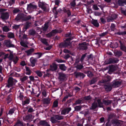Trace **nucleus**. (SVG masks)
<instances>
[{
	"label": "nucleus",
	"instance_id": "obj_1",
	"mask_svg": "<svg viewBox=\"0 0 126 126\" xmlns=\"http://www.w3.org/2000/svg\"><path fill=\"white\" fill-rule=\"evenodd\" d=\"M17 82V81L12 78H10L8 80L7 84L6 86L8 88L12 87Z\"/></svg>",
	"mask_w": 126,
	"mask_h": 126
},
{
	"label": "nucleus",
	"instance_id": "obj_2",
	"mask_svg": "<svg viewBox=\"0 0 126 126\" xmlns=\"http://www.w3.org/2000/svg\"><path fill=\"white\" fill-rule=\"evenodd\" d=\"M38 5L39 7L44 11H47L48 6V4L43 2H38Z\"/></svg>",
	"mask_w": 126,
	"mask_h": 126
},
{
	"label": "nucleus",
	"instance_id": "obj_3",
	"mask_svg": "<svg viewBox=\"0 0 126 126\" xmlns=\"http://www.w3.org/2000/svg\"><path fill=\"white\" fill-rule=\"evenodd\" d=\"M37 8V6L36 5L32 3H30L28 5L27 10L30 13L33 11L34 9H36Z\"/></svg>",
	"mask_w": 126,
	"mask_h": 126
},
{
	"label": "nucleus",
	"instance_id": "obj_4",
	"mask_svg": "<svg viewBox=\"0 0 126 126\" xmlns=\"http://www.w3.org/2000/svg\"><path fill=\"white\" fill-rule=\"evenodd\" d=\"M121 83V81L117 79L114 80L112 82V86L114 87H117L120 86Z\"/></svg>",
	"mask_w": 126,
	"mask_h": 126
},
{
	"label": "nucleus",
	"instance_id": "obj_5",
	"mask_svg": "<svg viewBox=\"0 0 126 126\" xmlns=\"http://www.w3.org/2000/svg\"><path fill=\"white\" fill-rule=\"evenodd\" d=\"M4 44L7 47H14V45L11 44L10 41L8 40H5L4 41Z\"/></svg>",
	"mask_w": 126,
	"mask_h": 126
},
{
	"label": "nucleus",
	"instance_id": "obj_6",
	"mask_svg": "<svg viewBox=\"0 0 126 126\" xmlns=\"http://www.w3.org/2000/svg\"><path fill=\"white\" fill-rule=\"evenodd\" d=\"M117 4L120 6H124L126 5V0H118Z\"/></svg>",
	"mask_w": 126,
	"mask_h": 126
},
{
	"label": "nucleus",
	"instance_id": "obj_7",
	"mask_svg": "<svg viewBox=\"0 0 126 126\" xmlns=\"http://www.w3.org/2000/svg\"><path fill=\"white\" fill-rule=\"evenodd\" d=\"M71 110L70 108L65 109L62 111L61 114H68Z\"/></svg>",
	"mask_w": 126,
	"mask_h": 126
},
{
	"label": "nucleus",
	"instance_id": "obj_8",
	"mask_svg": "<svg viewBox=\"0 0 126 126\" xmlns=\"http://www.w3.org/2000/svg\"><path fill=\"white\" fill-rule=\"evenodd\" d=\"M9 15L7 12L3 13L2 14L1 17L2 19H7L8 18Z\"/></svg>",
	"mask_w": 126,
	"mask_h": 126
},
{
	"label": "nucleus",
	"instance_id": "obj_9",
	"mask_svg": "<svg viewBox=\"0 0 126 126\" xmlns=\"http://www.w3.org/2000/svg\"><path fill=\"white\" fill-rule=\"evenodd\" d=\"M30 61L32 64L31 65L33 67L35 65V63L37 61V59H36L34 58L33 57H32L30 58Z\"/></svg>",
	"mask_w": 126,
	"mask_h": 126
},
{
	"label": "nucleus",
	"instance_id": "obj_10",
	"mask_svg": "<svg viewBox=\"0 0 126 126\" xmlns=\"http://www.w3.org/2000/svg\"><path fill=\"white\" fill-rule=\"evenodd\" d=\"M57 32L56 30H53L51 32L46 35L47 37H50L53 35L57 33Z\"/></svg>",
	"mask_w": 126,
	"mask_h": 126
},
{
	"label": "nucleus",
	"instance_id": "obj_11",
	"mask_svg": "<svg viewBox=\"0 0 126 126\" xmlns=\"http://www.w3.org/2000/svg\"><path fill=\"white\" fill-rule=\"evenodd\" d=\"M39 124L44 126H50V125L45 121H40L39 122Z\"/></svg>",
	"mask_w": 126,
	"mask_h": 126
},
{
	"label": "nucleus",
	"instance_id": "obj_12",
	"mask_svg": "<svg viewBox=\"0 0 126 126\" xmlns=\"http://www.w3.org/2000/svg\"><path fill=\"white\" fill-rule=\"evenodd\" d=\"M120 43V47L121 49L123 51H124L125 52H126V47L123 44H122L121 41H119Z\"/></svg>",
	"mask_w": 126,
	"mask_h": 126
},
{
	"label": "nucleus",
	"instance_id": "obj_13",
	"mask_svg": "<svg viewBox=\"0 0 126 126\" xmlns=\"http://www.w3.org/2000/svg\"><path fill=\"white\" fill-rule=\"evenodd\" d=\"M57 67V65L54 63H53L50 66V68L51 70L52 71H54L56 70Z\"/></svg>",
	"mask_w": 126,
	"mask_h": 126
},
{
	"label": "nucleus",
	"instance_id": "obj_14",
	"mask_svg": "<svg viewBox=\"0 0 126 126\" xmlns=\"http://www.w3.org/2000/svg\"><path fill=\"white\" fill-rule=\"evenodd\" d=\"M66 77L65 75L63 73L59 74V79L61 80H63Z\"/></svg>",
	"mask_w": 126,
	"mask_h": 126
},
{
	"label": "nucleus",
	"instance_id": "obj_15",
	"mask_svg": "<svg viewBox=\"0 0 126 126\" xmlns=\"http://www.w3.org/2000/svg\"><path fill=\"white\" fill-rule=\"evenodd\" d=\"M92 23L95 26L98 27L99 26L98 23L97 22V20H93L92 21Z\"/></svg>",
	"mask_w": 126,
	"mask_h": 126
},
{
	"label": "nucleus",
	"instance_id": "obj_16",
	"mask_svg": "<svg viewBox=\"0 0 126 126\" xmlns=\"http://www.w3.org/2000/svg\"><path fill=\"white\" fill-rule=\"evenodd\" d=\"M106 90L107 91H110L112 89L110 85H106L105 86Z\"/></svg>",
	"mask_w": 126,
	"mask_h": 126
},
{
	"label": "nucleus",
	"instance_id": "obj_17",
	"mask_svg": "<svg viewBox=\"0 0 126 126\" xmlns=\"http://www.w3.org/2000/svg\"><path fill=\"white\" fill-rule=\"evenodd\" d=\"M26 75H29L31 74V71L28 67H26Z\"/></svg>",
	"mask_w": 126,
	"mask_h": 126
},
{
	"label": "nucleus",
	"instance_id": "obj_18",
	"mask_svg": "<svg viewBox=\"0 0 126 126\" xmlns=\"http://www.w3.org/2000/svg\"><path fill=\"white\" fill-rule=\"evenodd\" d=\"M59 67L61 70L63 71L65 70L66 68L64 64H61L60 65Z\"/></svg>",
	"mask_w": 126,
	"mask_h": 126
},
{
	"label": "nucleus",
	"instance_id": "obj_19",
	"mask_svg": "<svg viewBox=\"0 0 126 126\" xmlns=\"http://www.w3.org/2000/svg\"><path fill=\"white\" fill-rule=\"evenodd\" d=\"M98 106L96 103L94 102L92 104L90 109H95Z\"/></svg>",
	"mask_w": 126,
	"mask_h": 126
},
{
	"label": "nucleus",
	"instance_id": "obj_20",
	"mask_svg": "<svg viewBox=\"0 0 126 126\" xmlns=\"http://www.w3.org/2000/svg\"><path fill=\"white\" fill-rule=\"evenodd\" d=\"M16 110V108H15L10 109L9 111L8 114L10 115H12Z\"/></svg>",
	"mask_w": 126,
	"mask_h": 126
},
{
	"label": "nucleus",
	"instance_id": "obj_21",
	"mask_svg": "<svg viewBox=\"0 0 126 126\" xmlns=\"http://www.w3.org/2000/svg\"><path fill=\"white\" fill-rule=\"evenodd\" d=\"M50 120L52 123H55L57 121V119L55 118V116L51 118Z\"/></svg>",
	"mask_w": 126,
	"mask_h": 126
},
{
	"label": "nucleus",
	"instance_id": "obj_22",
	"mask_svg": "<svg viewBox=\"0 0 126 126\" xmlns=\"http://www.w3.org/2000/svg\"><path fill=\"white\" fill-rule=\"evenodd\" d=\"M22 125V123L19 120H18L16 124L14 126H21Z\"/></svg>",
	"mask_w": 126,
	"mask_h": 126
},
{
	"label": "nucleus",
	"instance_id": "obj_23",
	"mask_svg": "<svg viewBox=\"0 0 126 126\" xmlns=\"http://www.w3.org/2000/svg\"><path fill=\"white\" fill-rule=\"evenodd\" d=\"M111 103V101L110 100H105L103 101V103L106 105H108L110 104Z\"/></svg>",
	"mask_w": 126,
	"mask_h": 126
},
{
	"label": "nucleus",
	"instance_id": "obj_24",
	"mask_svg": "<svg viewBox=\"0 0 126 126\" xmlns=\"http://www.w3.org/2000/svg\"><path fill=\"white\" fill-rule=\"evenodd\" d=\"M41 41L43 43L45 44L47 46L48 45V44L46 40L45 39H40Z\"/></svg>",
	"mask_w": 126,
	"mask_h": 126
},
{
	"label": "nucleus",
	"instance_id": "obj_25",
	"mask_svg": "<svg viewBox=\"0 0 126 126\" xmlns=\"http://www.w3.org/2000/svg\"><path fill=\"white\" fill-rule=\"evenodd\" d=\"M33 49H31L27 51H26V52L27 53V55L28 56L30 55L33 51Z\"/></svg>",
	"mask_w": 126,
	"mask_h": 126
},
{
	"label": "nucleus",
	"instance_id": "obj_26",
	"mask_svg": "<svg viewBox=\"0 0 126 126\" xmlns=\"http://www.w3.org/2000/svg\"><path fill=\"white\" fill-rule=\"evenodd\" d=\"M97 101L98 103V107H103V104L101 102L100 100L98 99L97 100Z\"/></svg>",
	"mask_w": 126,
	"mask_h": 126
},
{
	"label": "nucleus",
	"instance_id": "obj_27",
	"mask_svg": "<svg viewBox=\"0 0 126 126\" xmlns=\"http://www.w3.org/2000/svg\"><path fill=\"white\" fill-rule=\"evenodd\" d=\"M55 118L57 119V121L58 120L62 119H63V116H60L57 115H56L55 116Z\"/></svg>",
	"mask_w": 126,
	"mask_h": 126
},
{
	"label": "nucleus",
	"instance_id": "obj_28",
	"mask_svg": "<svg viewBox=\"0 0 126 126\" xmlns=\"http://www.w3.org/2000/svg\"><path fill=\"white\" fill-rule=\"evenodd\" d=\"M7 103L8 104H9L12 100L11 95H9L8 96L7 98Z\"/></svg>",
	"mask_w": 126,
	"mask_h": 126
},
{
	"label": "nucleus",
	"instance_id": "obj_29",
	"mask_svg": "<svg viewBox=\"0 0 126 126\" xmlns=\"http://www.w3.org/2000/svg\"><path fill=\"white\" fill-rule=\"evenodd\" d=\"M3 30L4 31L6 32H7L9 31V29L6 26L4 27L3 28Z\"/></svg>",
	"mask_w": 126,
	"mask_h": 126
},
{
	"label": "nucleus",
	"instance_id": "obj_30",
	"mask_svg": "<svg viewBox=\"0 0 126 126\" xmlns=\"http://www.w3.org/2000/svg\"><path fill=\"white\" fill-rule=\"evenodd\" d=\"M30 102L29 100L28 99H27L24 101H22V104L23 105H24L26 104H29Z\"/></svg>",
	"mask_w": 126,
	"mask_h": 126
},
{
	"label": "nucleus",
	"instance_id": "obj_31",
	"mask_svg": "<svg viewBox=\"0 0 126 126\" xmlns=\"http://www.w3.org/2000/svg\"><path fill=\"white\" fill-rule=\"evenodd\" d=\"M48 23H46L45 24L43 28V30L44 31H46V30L48 27Z\"/></svg>",
	"mask_w": 126,
	"mask_h": 126
},
{
	"label": "nucleus",
	"instance_id": "obj_32",
	"mask_svg": "<svg viewBox=\"0 0 126 126\" xmlns=\"http://www.w3.org/2000/svg\"><path fill=\"white\" fill-rule=\"evenodd\" d=\"M8 37L10 38H12L14 37V35L13 33L10 32L8 33Z\"/></svg>",
	"mask_w": 126,
	"mask_h": 126
},
{
	"label": "nucleus",
	"instance_id": "obj_33",
	"mask_svg": "<svg viewBox=\"0 0 126 126\" xmlns=\"http://www.w3.org/2000/svg\"><path fill=\"white\" fill-rule=\"evenodd\" d=\"M21 41L20 42L21 45L22 46L25 47H27V45L22 41V39H21Z\"/></svg>",
	"mask_w": 126,
	"mask_h": 126
},
{
	"label": "nucleus",
	"instance_id": "obj_34",
	"mask_svg": "<svg viewBox=\"0 0 126 126\" xmlns=\"http://www.w3.org/2000/svg\"><path fill=\"white\" fill-rule=\"evenodd\" d=\"M28 77L26 76H25L23 77L21 79V81H22V82H23V81H25L26 80H27L28 79Z\"/></svg>",
	"mask_w": 126,
	"mask_h": 126
},
{
	"label": "nucleus",
	"instance_id": "obj_35",
	"mask_svg": "<svg viewBox=\"0 0 126 126\" xmlns=\"http://www.w3.org/2000/svg\"><path fill=\"white\" fill-rule=\"evenodd\" d=\"M108 33V32L107 31L106 32H103L100 34L99 35L100 36L103 37L106 35Z\"/></svg>",
	"mask_w": 126,
	"mask_h": 126
},
{
	"label": "nucleus",
	"instance_id": "obj_36",
	"mask_svg": "<svg viewBox=\"0 0 126 126\" xmlns=\"http://www.w3.org/2000/svg\"><path fill=\"white\" fill-rule=\"evenodd\" d=\"M18 60V58L17 57H16L15 58L13 59V62L14 63L16 64Z\"/></svg>",
	"mask_w": 126,
	"mask_h": 126
},
{
	"label": "nucleus",
	"instance_id": "obj_37",
	"mask_svg": "<svg viewBox=\"0 0 126 126\" xmlns=\"http://www.w3.org/2000/svg\"><path fill=\"white\" fill-rule=\"evenodd\" d=\"M36 73L37 75L39 77H41L42 76V74L39 71H36Z\"/></svg>",
	"mask_w": 126,
	"mask_h": 126
},
{
	"label": "nucleus",
	"instance_id": "obj_38",
	"mask_svg": "<svg viewBox=\"0 0 126 126\" xmlns=\"http://www.w3.org/2000/svg\"><path fill=\"white\" fill-rule=\"evenodd\" d=\"M81 107L80 106H77L75 107V110L78 111L80 110L81 109Z\"/></svg>",
	"mask_w": 126,
	"mask_h": 126
},
{
	"label": "nucleus",
	"instance_id": "obj_39",
	"mask_svg": "<svg viewBox=\"0 0 126 126\" xmlns=\"http://www.w3.org/2000/svg\"><path fill=\"white\" fill-rule=\"evenodd\" d=\"M58 102L57 101H54L53 106L54 107H57L58 106Z\"/></svg>",
	"mask_w": 126,
	"mask_h": 126
},
{
	"label": "nucleus",
	"instance_id": "obj_40",
	"mask_svg": "<svg viewBox=\"0 0 126 126\" xmlns=\"http://www.w3.org/2000/svg\"><path fill=\"white\" fill-rule=\"evenodd\" d=\"M93 8L94 10H97L99 9L97 5H93Z\"/></svg>",
	"mask_w": 126,
	"mask_h": 126
},
{
	"label": "nucleus",
	"instance_id": "obj_41",
	"mask_svg": "<svg viewBox=\"0 0 126 126\" xmlns=\"http://www.w3.org/2000/svg\"><path fill=\"white\" fill-rule=\"evenodd\" d=\"M87 75V76L90 77H91L93 76V75L92 73L90 71H88V72Z\"/></svg>",
	"mask_w": 126,
	"mask_h": 126
},
{
	"label": "nucleus",
	"instance_id": "obj_42",
	"mask_svg": "<svg viewBox=\"0 0 126 126\" xmlns=\"http://www.w3.org/2000/svg\"><path fill=\"white\" fill-rule=\"evenodd\" d=\"M111 29L112 31H113L115 28V26L114 24H112L110 26Z\"/></svg>",
	"mask_w": 126,
	"mask_h": 126
},
{
	"label": "nucleus",
	"instance_id": "obj_43",
	"mask_svg": "<svg viewBox=\"0 0 126 126\" xmlns=\"http://www.w3.org/2000/svg\"><path fill=\"white\" fill-rule=\"evenodd\" d=\"M20 65L23 66L25 65H26L25 62L24 61H22L20 62Z\"/></svg>",
	"mask_w": 126,
	"mask_h": 126
},
{
	"label": "nucleus",
	"instance_id": "obj_44",
	"mask_svg": "<svg viewBox=\"0 0 126 126\" xmlns=\"http://www.w3.org/2000/svg\"><path fill=\"white\" fill-rule=\"evenodd\" d=\"M87 10L88 13L91 14L92 13V10L91 9H89L87 8Z\"/></svg>",
	"mask_w": 126,
	"mask_h": 126
},
{
	"label": "nucleus",
	"instance_id": "obj_45",
	"mask_svg": "<svg viewBox=\"0 0 126 126\" xmlns=\"http://www.w3.org/2000/svg\"><path fill=\"white\" fill-rule=\"evenodd\" d=\"M36 54L37 55L38 58H40L42 55V54L41 53H37Z\"/></svg>",
	"mask_w": 126,
	"mask_h": 126
},
{
	"label": "nucleus",
	"instance_id": "obj_46",
	"mask_svg": "<svg viewBox=\"0 0 126 126\" xmlns=\"http://www.w3.org/2000/svg\"><path fill=\"white\" fill-rule=\"evenodd\" d=\"M13 54H12V53H11L10 55V56H9V59L10 60H11L12 59H13Z\"/></svg>",
	"mask_w": 126,
	"mask_h": 126
},
{
	"label": "nucleus",
	"instance_id": "obj_47",
	"mask_svg": "<svg viewBox=\"0 0 126 126\" xmlns=\"http://www.w3.org/2000/svg\"><path fill=\"white\" fill-rule=\"evenodd\" d=\"M56 61L59 63H61L64 62L63 61L60 59H57L56 60Z\"/></svg>",
	"mask_w": 126,
	"mask_h": 126
},
{
	"label": "nucleus",
	"instance_id": "obj_48",
	"mask_svg": "<svg viewBox=\"0 0 126 126\" xmlns=\"http://www.w3.org/2000/svg\"><path fill=\"white\" fill-rule=\"evenodd\" d=\"M19 10L17 9H15L13 11V12L14 13H16L19 12Z\"/></svg>",
	"mask_w": 126,
	"mask_h": 126
},
{
	"label": "nucleus",
	"instance_id": "obj_49",
	"mask_svg": "<svg viewBox=\"0 0 126 126\" xmlns=\"http://www.w3.org/2000/svg\"><path fill=\"white\" fill-rule=\"evenodd\" d=\"M77 67L78 69H81L83 67V66L82 65H77Z\"/></svg>",
	"mask_w": 126,
	"mask_h": 126
},
{
	"label": "nucleus",
	"instance_id": "obj_50",
	"mask_svg": "<svg viewBox=\"0 0 126 126\" xmlns=\"http://www.w3.org/2000/svg\"><path fill=\"white\" fill-rule=\"evenodd\" d=\"M34 110L32 108H29L28 110V111L29 112H33Z\"/></svg>",
	"mask_w": 126,
	"mask_h": 126
},
{
	"label": "nucleus",
	"instance_id": "obj_51",
	"mask_svg": "<svg viewBox=\"0 0 126 126\" xmlns=\"http://www.w3.org/2000/svg\"><path fill=\"white\" fill-rule=\"evenodd\" d=\"M42 93L43 95L44 96V97L46 96V91H43Z\"/></svg>",
	"mask_w": 126,
	"mask_h": 126
},
{
	"label": "nucleus",
	"instance_id": "obj_52",
	"mask_svg": "<svg viewBox=\"0 0 126 126\" xmlns=\"http://www.w3.org/2000/svg\"><path fill=\"white\" fill-rule=\"evenodd\" d=\"M60 1L59 0H56L55 1V4L58 5Z\"/></svg>",
	"mask_w": 126,
	"mask_h": 126
},
{
	"label": "nucleus",
	"instance_id": "obj_53",
	"mask_svg": "<svg viewBox=\"0 0 126 126\" xmlns=\"http://www.w3.org/2000/svg\"><path fill=\"white\" fill-rule=\"evenodd\" d=\"M70 4L72 6H74L75 5V1L74 0Z\"/></svg>",
	"mask_w": 126,
	"mask_h": 126
},
{
	"label": "nucleus",
	"instance_id": "obj_54",
	"mask_svg": "<svg viewBox=\"0 0 126 126\" xmlns=\"http://www.w3.org/2000/svg\"><path fill=\"white\" fill-rule=\"evenodd\" d=\"M30 80L32 81H34V77L32 76H30L29 77Z\"/></svg>",
	"mask_w": 126,
	"mask_h": 126
},
{
	"label": "nucleus",
	"instance_id": "obj_55",
	"mask_svg": "<svg viewBox=\"0 0 126 126\" xmlns=\"http://www.w3.org/2000/svg\"><path fill=\"white\" fill-rule=\"evenodd\" d=\"M77 74L78 75L82 76L83 77H84L83 74L82 73H77Z\"/></svg>",
	"mask_w": 126,
	"mask_h": 126
},
{
	"label": "nucleus",
	"instance_id": "obj_56",
	"mask_svg": "<svg viewBox=\"0 0 126 126\" xmlns=\"http://www.w3.org/2000/svg\"><path fill=\"white\" fill-rule=\"evenodd\" d=\"M50 100L49 99H46L45 101V103L47 104H48L50 102Z\"/></svg>",
	"mask_w": 126,
	"mask_h": 126
},
{
	"label": "nucleus",
	"instance_id": "obj_57",
	"mask_svg": "<svg viewBox=\"0 0 126 126\" xmlns=\"http://www.w3.org/2000/svg\"><path fill=\"white\" fill-rule=\"evenodd\" d=\"M106 78L107 79V80H106V81H110L111 79V78L109 76H108Z\"/></svg>",
	"mask_w": 126,
	"mask_h": 126
},
{
	"label": "nucleus",
	"instance_id": "obj_58",
	"mask_svg": "<svg viewBox=\"0 0 126 126\" xmlns=\"http://www.w3.org/2000/svg\"><path fill=\"white\" fill-rule=\"evenodd\" d=\"M81 101L80 100H79L77 101L76 102V103L77 104H79L81 103Z\"/></svg>",
	"mask_w": 126,
	"mask_h": 126
},
{
	"label": "nucleus",
	"instance_id": "obj_59",
	"mask_svg": "<svg viewBox=\"0 0 126 126\" xmlns=\"http://www.w3.org/2000/svg\"><path fill=\"white\" fill-rule=\"evenodd\" d=\"M91 98V97L90 96H88L85 97V99L86 100H88Z\"/></svg>",
	"mask_w": 126,
	"mask_h": 126
},
{
	"label": "nucleus",
	"instance_id": "obj_60",
	"mask_svg": "<svg viewBox=\"0 0 126 126\" xmlns=\"http://www.w3.org/2000/svg\"><path fill=\"white\" fill-rule=\"evenodd\" d=\"M19 26L17 25H15L13 26L14 28H15V29H17L19 28Z\"/></svg>",
	"mask_w": 126,
	"mask_h": 126
},
{
	"label": "nucleus",
	"instance_id": "obj_61",
	"mask_svg": "<svg viewBox=\"0 0 126 126\" xmlns=\"http://www.w3.org/2000/svg\"><path fill=\"white\" fill-rule=\"evenodd\" d=\"M5 36L3 35H0V38H2V39L0 40H2L4 39V37Z\"/></svg>",
	"mask_w": 126,
	"mask_h": 126
},
{
	"label": "nucleus",
	"instance_id": "obj_62",
	"mask_svg": "<svg viewBox=\"0 0 126 126\" xmlns=\"http://www.w3.org/2000/svg\"><path fill=\"white\" fill-rule=\"evenodd\" d=\"M100 20L101 22L103 23H104L105 22V20L102 18H100Z\"/></svg>",
	"mask_w": 126,
	"mask_h": 126
},
{
	"label": "nucleus",
	"instance_id": "obj_63",
	"mask_svg": "<svg viewBox=\"0 0 126 126\" xmlns=\"http://www.w3.org/2000/svg\"><path fill=\"white\" fill-rule=\"evenodd\" d=\"M51 47L50 46L46 48L45 49L46 50H50Z\"/></svg>",
	"mask_w": 126,
	"mask_h": 126
},
{
	"label": "nucleus",
	"instance_id": "obj_64",
	"mask_svg": "<svg viewBox=\"0 0 126 126\" xmlns=\"http://www.w3.org/2000/svg\"><path fill=\"white\" fill-rule=\"evenodd\" d=\"M117 54L119 56H120L122 55V53L121 52L117 51Z\"/></svg>",
	"mask_w": 126,
	"mask_h": 126
}]
</instances>
